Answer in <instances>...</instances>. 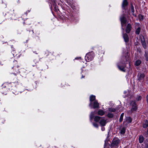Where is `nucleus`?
<instances>
[{"label":"nucleus","mask_w":148,"mask_h":148,"mask_svg":"<svg viewBox=\"0 0 148 148\" xmlns=\"http://www.w3.org/2000/svg\"><path fill=\"white\" fill-rule=\"evenodd\" d=\"M120 142V141L119 139L114 138L110 145L111 148H116L118 147Z\"/></svg>","instance_id":"f257e3e1"},{"label":"nucleus","mask_w":148,"mask_h":148,"mask_svg":"<svg viewBox=\"0 0 148 148\" xmlns=\"http://www.w3.org/2000/svg\"><path fill=\"white\" fill-rule=\"evenodd\" d=\"M126 63L125 62H124L123 61H121L117 64V66L119 69L121 71L123 72H125V66Z\"/></svg>","instance_id":"f03ea898"},{"label":"nucleus","mask_w":148,"mask_h":148,"mask_svg":"<svg viewBox=\"0 0 148 148\" xmlns=\"http://www.w3.org/2000/svg\"><path fill=\"white\" fill-rule=\"evenodd\" d=\"M94 56V53L93 52L88 53L86 54L85 57V60L86 61L89 62L93 59Z\"/></svg>","instance_id":"7ed1b4c3"},{"label":"nucleus","mask_w":148,"mask_h":148,"mask_svg":"<svg viewBox=\"0 0 148 148\" xmlns=\"http://www.w3.org/2000/svg\"><path fill=\"white\" fill-rule=\"evenodd\" d=\"M132 121V119L130 117H126L123 123H125L126 122V123L125 124L127 125L128 123H131Z\"/></svg>","instance_id":"20e7f679"},{"label":"nucleus","mask_w":148,"mask_h":148,"mask_svg":"<svg viewBox=\"0 0 148 148\" xmlns=\"http://www.w3.org/2000/svg\"><path fill=\"white\" fill-rule=\"evenodd\" d=\"M99 123L101 126H104L106 123V120L102 117Z\"/></svg>","instance_id":"39448f33"},{"label":"nucleus","mask_w":148,"mask_h":148,"mask_svg":"<svg viewBox=\"0 0 148 148\" xmlns=\"http://www.w3.org/2000/svg\"><path fill=\"white\" fill-rule=\"evenodd\" d=\"M130 104L132 106L131 110L132 111L136 110L137 109V107L135 101H132Z\"/></svg>","instance_id":"423d86ee"},{"label":"nucleus","mask_w":148,"mask_h":148,"mask_svg":"<svg viewBox=\"0 0 148 148\" xmlns=\"http://www.w3.org/2000/svg\"><path fill=\"white\" fill-rule=\"evenodd\" d=\"M132 28V27H131V25L129 23L126 26L125 29L126 32L127 33H129L131 30Z\"/></svg>","instance_id":"0eeeda50"},{"label":"nucleus","mask_w":148,"mask_h":148,"mask_svg":"<svg viewBox=\"0 0 148 148\" xmlns=\"http://www.w3.org/2000/svg\"><path fill=\"white\" fill-rule=\"evenodd\" d=\"M128 5L127 0H123L122 4V7L123 9H124L125 7L127 6Z\"/></svg>","instance_id":"6e6552de"},{"label":"nucleus","mask_w":148,"mask_h":148,"mask_svg":"<svg viewBox=\"0 0 148 148\" xmlns=\"http://www.w3.org/2000/svg\"><path fill=\"white\" fill-rule=\"evenodd\" d=\"M136 26H137L138 27L136 29L135 33L136 34H139L140 33L141 30L140 27L139 26L140 24L139 23H136Z\"/></svg>","instance_id":"1a4fd4ad"},{"label":"nucleus","mask_w":148,"mask_h":148,"mask_svg":"<svg viewBox=\"0 0 148 148\" xmlns=\"http://www.w3.org/2000/svg\"><path fill=\"white\" fill-rule=\"evenodd\" d=\"M99 107V104L97 101L95 100L93 103V108H97Z\"/></svg>","instance_id":"9d476101"},{"label":"nucleus","mask_w":148,"mask_h":148,"mask_svg":"<svg viewBox=\"0 0 148 148\" xmlns=\"http://www.w3.org/2000/svg\"><path fill=\"white\" fill-rule=\"evenodd\" d=\"M123 38L125 42H127L129 40V38L126 34H123Z\"/></svg>","instance_id":"9b49d317"},{"label":"nucleus","mask_w":148,"mask_h":148,"mask_svg":"<svg viewBox=\"0 0 148 148\" xmlns=\"http://www.w3.org/2000/svg\"><path fill=\"white\" fill-rule=\"evenodd\" d=\"M120 19L122 25L123 24H124L125 23L127 22L126 18L124 16H123L121 17Z\"/></svg>","instance_id":"f8f14e48"},{"label":"nucleus","mask_w":148,"mask_h":148,"mask_svg":"<svg viewBox=\"0 0 148 148\" xmlns=\"http://www.w3.org/2000/svg\"><path fill=\"white\" fill-rule=\"evenodd\" d=\"M95 96L93 95H91L90 97V103L89 104V106H90L92 104V102L94 101H95Z\"/></svg>","instance_id":"ddd939ff"},{"label":"nucleus","mask_w":148,"mask_h":148,"mask_svg":"<svg viewBox=\"0 0 148 148\" xmlns=\"http://www.w3.org/2000/svg\"><path fill=\"white\" fill-rule=\"evenodd\" d=\"M145 75L143 74H140L138 76V79L139 81L142 80L143 79Z\"/></svg>","instance_id":"4468645a"},{"label":"nucleus","mask_w":148,"mask_h":148,"mask_svg":"<svg viewBox=\"0 0 148 148\" xmlns=\"http://www.w3.org/2000/svg\"><path fill=\"white\" fill-rule=\"evenodd\" d=\"M102 117L98 116H95L94 117V120L96 122H98L99 121H100Z\"/></svg>","instance_id":"2eb2a0df"},{"label":"nucleus","mask_w":148,"mask_h":148,"mask_svg":"<svg viewBox=\"0 0 148 148\" xmlns=\"http://www.w3.org/2000/svg\"><path fill=\"white\" fill-rule=\"evenodd\" d=\"M105 113V112L102 110H100L98 112V114L101 116L103 115Z\"/></svg>","instance_id":"dca6fc26"},{"label":"nucleus","mask_w":148,"mask_h":148,"mask_svg":"<svg viewBox=\"0 0 148 148\" xmlns=\"http://www.w3.org/2000/svg\"><path fill=\"white\" fill-rule=\"evenodd\" d=\"M143 127L145 128L148 127V121L146 120L145 121V123L143 124Z\"/></svg>","instance_id":"f3484780"},{"label":"nucleus","mask_w":148,"mask_h":148,"mask_svg":"<svg viewBox=\"0 0 148 148\" xmlns=\"http://www.w3.org/2000/svg\"><path fill=\"white\" fill-rule=\"evenodd\" d=\"M139 140L140 143H142L144 140L143 137L142 136H140L139 138Z\"/></svg>","instance_id":"a211bd4d"},{"label":"nucleus","mask_w":148,"mask_h":148,"mask_svg":"<svg viewBox=\"0 0 148 148\" xmlns=\"http://www.w3.org/2000/svg\"><path fill=\"white\" fill-rule=\"evenodd\" d=\"M141 42L143 47L145 49L146 48V45L145 41L144 40H141Z\"/></svg>","instance_id":"6ab92c4d"},{"label":"nucleus","mask_w":148,"mask_h":148,"mask_svg":"<svg viewBox=\"0 0 148 148\" xmlns=\"http://www.w3.org/2000/svg\"><path fill=\"white\" fill-rule=\"evenodd\" d=\"M141 61L140 60H138L136 62L135 64L136 66H138L141 64Z\"/></svg>","instance_id":"aec40b11"},{"label":"nucleus","mask_w":148,"mask_h":148,"mask_svg":"<svg viewBox=\"0 0 148 148\" xmlns=\"http://www.w3.org/2000/svg\"><path fill=\"white\" fill-rule=\"evenodd\" d=\"M126 129L125 127L123 128L121 130V133L122 134H124L125 133Z\"/></svg>","instance_id":"412c9836"},{"label":"nucleus","mask_w":148,"mask_h":148,"mask_svg":"<svg viewBox=\"0 0 148 148\" xmlns=\"http://www.w3.org/2000/svg\"><path fill=\"white\" fill-rule=\"evenodd\" d=\"M108 110L110 112H114L116 111V109L114 108H110L108 109Z\"/></svg>","instance_id":"4be33fe9"},{"label":"nucleus","mask_w":148,"mask_h":148,"mask_svg":"<svg viewBox=\"0 0 148 148\" xmlns=\"http://www.w3.org/2000/svg\"><path fill=\"white\" fill-rule=\"evenodd\" d=\"M108 116L110 118H112L113 117V114L109 113L108 114Z\"/></svg>","instance_id":"5701e85b"},{"label":"nucleus","mask_w":148,"mask_h":148,"mask_svg":"<svg viewBox=\"0 0 148 148\" xmlns=\"http://www.w3.org/2000/svg\"><path fill=\"white\" fill-rule=\"evenodd\" d=\"M145 56L146 60L148 61V52H145Z\"/></svg>","instance_id":"b1692460"},{"label":"nucleus","mask_w":148,"mask_h":148,"mask_svg":"<svg viewBox=\"0 0 148 148\" xmlns=\"http://www.w3.org/2000/svg\"><path fill=\"white\" fill-rule=\"evenodd\" d=\"M131 10L132 12V13H134V8L133 5L132 4L131 5Z\"/></svg>","instance_id":"393cba45"},{"label":"nucleus","mask_w":148,"mask_h":148,"mask_svg":"<svg viewBox=\"0 0 148 148\" xmlns=\"http://www.w3.org/2000/svg\"><path fill=\"white\" fill-rule=\"evenodd\" d=\"M94 117V114L93 112H92L90 115V119L92 120Z\"/></svg>","instance_id":"a878e982"},{"label":"nucleus","mask_w":148,"mask_h":148,"mask_svg":"<svg viewBox=\"0 0 148 148\" xmlns=\"http://www.w3.org/2000/svg\"><path fill=\"white\" fill-rule=\"evenodd\" d=\"M139 18L140 20H142L143 19V16L141 15H139Z\"/></svg>","instance_id":"bb28decb"},{"label":"nucleus","mask_w":148,"mask_h":148,"mask_svg":"<svg viewBox=\"0 0 148 148\" xmlns=\"http://www.w3.org/2000/svg\"><path fill=\"white\" fill-rule=\"evenodd\" d=\"M93 125L95 127L97 128L98 127V125L96 123H93Z\"/></svg>","instance_id":"cd10ccee"},{"label":"nucleus","mask_w":148,"mask_h":148,"mask_svg":"<svg viewBox=\"0 0 148 148\" xmlns=\"http://www.w3.org/2000/svg\"><path fill=\"white\" fill-rule=\"evenodd\" d=\"M141 99V97L140 96H139L136 99V100L138 101L140 100Z\"/></svg>","instance_id":"c85d7f7f"},{"label":"nucleus","mask_w":148,"mask_h":148,"mask_svg":"<svg viewBox=\"0 0 148 148\" xmlns=\"http://www.w3.org/2000/svg\"><path fill=\"white\" fill-rule=\"evenodd\" d=\"M123 120V118L122 117H120V118H119V121L120 122H121Z\"/></svg>","instance_id":"c756f323"},{"label":"nucleus","mask_w":148,"mask_h":148,"mask_svg":"<svg viewBox=\"0 0 148 148\" xmlns=\"http://www.w3.org/2000/svg\"><path fill=\"white\" fill-rule=\"evenodd\" d=\"M124 113H122L120 116V117H122L123 118V117L124 116Z\"/></svg>","instance_id":"7c9ffc66"},{"label":"nucleus","mask_w":148,"mask_h":148,"mask_svg":"<svg viewBox=\"0 0 148 148\" xmlns=\"http://www.w3.org/2000/svg\"><path fill=\"white\" fill-rule=\"evenodd\" d=\"M85 77V75H84H84H82V77H81V79H82V78H84Z\"/></svg>","instance_id":"2f4dec72"},{"label":"nucleus","mask_w":148,"mask_h":148,"mask_svg":"<svg viewBox=\"0 0 148 148\" xmlns=\"http://www.w3.org/2000/svg\"><path fill=\"white\" fill-rule=\"evenodd\" d=\"M101 130L102 131H104L105 130V128L104 127H102L101 128Z\"/></svg>","instance_id":"473e14b6"}]
</instances>
